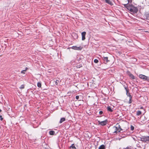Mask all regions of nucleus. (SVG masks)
Returning <instances> with one entry per match:
<instances>
[{"instance_id": "7ed1b4c3", "label": "nucleus", "mask_w": 149, "mask_h": 149, "mask_svg": "<svg viewBox=\"0 0 149 149\" xmlns=\"http://www.w3.org/2000/svg\"><path fill=\"white\" fill-rule=\"evenodd\" d=\"M139 77L141 79H143L144 80H149V78L148 77L143 74H139Z\"/></svg>"}, {"instance_id": "f8f14e48", "label": "nucleus", "mask_w": 149, "mask_h": 149, "mask_svg": "<svg viewBox=\"0 0 149 149\" xmlns=\"http://www.w3.org/2000/svg\"><path fill=\"white\" fill-rule=\"evenodd\" d=\"M107 108L108 111L110 112H112L113 111V110L109 106Z\"/></svg>"}, {"instance_id": "cd10ccee", "label": "nucleus", "mask_w": 149, "mask_h": 149, "mask_svg": "<svg viewBox=\"0 0 149 149\" xmlns=\"http://www.w3.org/2000/svg\"><path fill=\"white\" fill-rule=\"evenodd\" d=\"M103 113V112L102 111H100L99 112V113L100 114H102Z\"/></svg>"}, {"instance_id": "b1692460", "label": "nucleus", "mask_w": 149, "mask_h": 149, "mask_svg": "<svg viewBox=\"0 0 149 149\" xmlns=\"http://www.w3.org/2000/svg\"><path fill=\"white\" fill-rule=\"evenodd\" d=\"M94 62L95 63H97L98 62V60L97 59H95L94 60Z\"/></svg>"}, {"instance_id": "bb28decb", "label": "nucleus", "mask_w": 149, "mask_h": 149, "mask_svg": "<svg viewBox=\"0 0 149 149\" xmlns=\"http://www.w3.org/2000/svg\"><path fill=\"white\" fill-rule=\"evenodd\" d=\"M0 120H3V118L2 117V116H0Z\"/></svg>"}, {"instance_id": "dca6fc26", "label": "nucleus", "mask_w": 149, "mask_h": 149, "mask_svg": "<svg viewBox=\"0 0 149 149\" xmlns=\"http://www.w3.org/2000/svg\"><path fill=\"white\" fill-rule=\"evenodd\" d=\"M141 114V111H138L137 112L136 115L139 116Z\"/></svg>"}, {"instance_id": "7c9ffc66", "label": "nucleus", "mask_w": 149, "mask_h": 149, "mask_svg": "<svg viewBox=\"0 0 149 149\" xmlns=\"http://www.w3.org/2000/svg\"><path fill=\"white\" fill-rule=\"evenodd\" d=\"M140 108L141 109H143V107H141Z\"/></svg>"}, {"instance_id": "423d86ee", "label": "nucleus", "mask_w": 149, "mask_h": 149, "mask_svg": "<svg viewBox=\"0 0 149 149\" xmlns=\"http://www.w3.org/2000/svg\"><path fill=\"white\" fill-rule=\"evenodd\" d=\"M86 32H83L81 33L82 35V40H84L85 39V36L86 35Z\"/></svg>"}, {"instance_id": "a878e982", "label": "nucleus", "mask_w": 149, "mask_h": 149, "mask_svg": "<svg viewBox=\"0 0 149 149\" xmlns=\"http://www.w3.org/2000/svg\"><path fill=\"white\" fill-rule=\"evenodd\" d=\"M79 96L78 95H77L76 96V99L77 100H78L79 98Z\"/></svg>"}, {"instance_id": "473e14b6", "label": "nucleus", "mask_w": 149, "mask_h": 149, "mask_svg": "<svg viewBox=\"0 0 149 149\" xmlns=\"http://www.w3.org/2000/svg\"><path fill=\"white\" fill-rule=\"evenodd\" d=\"M128 2H130V0H127Z\"/></svg>"}, {"instance_id": "9b49d317", "label": "nucleus", "mask_w": 149, "mask_h": 149, "mask_svg": "<svg viewBox=\"0 0 149 149\" xmlns=\"http://www.w3.org/2000/svg\"><path fill=\"white\" fill-rule=\"evenodd\" d=\"M105 146L104 145H102L99 148V149H105Z\"/></svg>"}, {"instance_id": "1a4fd4ad", "label": "nucleus", "mask_w": 149, "mask_h": 149, "mask_svg": "<svg viewBox=\"0 0 149 149\" xmlns=\"http://www.w3.org/2000/svg\"><path fill=\"white\" fill-rule=\"evenodd\" d=\"M72 48L74 50H80L81 49L80 47H77L76 46H73Z\"/></svg>"}, {"instance_id": "5701e85b", "label": "nucleus", "mask_w": 149, "mask_h": 149, "mask_svg": "<svg viewBox=\"0 0 149 149\" xmlns=\"http://www.w3.org/2000/svg\"><path fill=\"white\" fill-rule=\"evenodd\" d=\"M130 129L131 130L133 131L134 129V127L133 126L131 125L130 127Z\"/></svg>"}, {"instance_id": "ddd939ff", "label": "nucleus", "mask_w": 149, "mask_h": 149, "mask_svg": "<svg viewBox=\"0 0 149 149\" xmlns=\"http://www.w3.org/2000/svg\"><path fill=\"white\" fill-rule=\"evenodd\" d=\"M116 127H118V129H119V130H120V131L121 130H122V129L120 128V127L119 125L118 124H117L116 125Z\"/></svg>"}, {"instance_id": "39448f33", "label": "nucleus", "mask_w": 149, "mask_h": 149, "mask_svg": "<svg viewBox=\"0 0 149 149\" xmlns=\"http://www.w3.org/2000/svg\"><path fill=\"white\" fill-rule=\"evenodd\" d=\"M98 123L99 125H101L102 126H104L106 125L107 123V120H105L103 121H98Z\"/></svg>"}, {"instance_id": "393cba45", "label": "nucleus", "mask_w": 149, "mask_h": 149, "mask_svg": "<svg viewBox=\"0 0 149 149\" xmlns=\"http://www.w3.org/2000/svg\"><path fill=\"white\" fill-rule=\"evenodd\" d=\"M24 88V85H22L20 87V88L21 89H23Z\"/></svg>"}, {"instance_id": "2eb2a0df", "label": "nucleus", "mask_w": 149, "mask_h": 149, "mask_svg": "<svg viewBox=\"0 0 149 149\" xmlns=\"http://www.w3.org/2000/svg\"><path fill=\"white\" fill-rule=\"evenodd\" d=\"M49 134L51 135H53L55 133V132L54 131H50L49 132Z\"/></svg>"}, {"instance_id": "f257e3e1", "label": "nucleus", "mask_w": 149, "mask_h": 149, "mask_svg": "<svg viewBox=\"0 0 149 149\" xmlns=\"http://www.w3.org/2000/svg\"><path fill=\"white\" fill-rule=\"evenodd\" d=\"M125 7L126 8L131 12L133 13H136L138 11V8L133 6V5H130L127 4L124 5Z\"/></svg>"}, {"instance_id": "aec40b11", "label": "nucleus", "mask_w": 149, "mask_h": 149, "mask_svg": "<svg viewBox=\"0 0 149 149\" xmlns=\"http://www.w3.org/2000/svg\"><path fill=\"white\" fill-rule=\"evenodd\" d=\"M37 86L38 87H41V83L40 82H38L37 84Z\"/></svg>"}, {"instance_id": "4468645a", "label": "nucleus", "mask_w": 149, "mask_h": 149, "mask_svg": "<svg viewBox=\"0 0 149 149\" xmlns=\"http://www.w3.org/2000/svg\"><path fill=\"white\" fill-rule=\"evenodd\" d=\"M70 148H72V149H76V148L75 147L74 145L73 144H72L71 146L70 147Z\"/></svg>"}, {"instance_id": "2f4dec72", "label": "nucleus", "mask_w": 149, "mask_h": 149, "mask_svg": "<svg viewBox=\"0 0 149 149\" xmlns=\"http://www.w3.org/2000/svg\"><path fill=\"white\" fill-rule=\"evenodd\" d=\"M75 35L76 36L77 38L78 37V36L77 34H75Z\"/></svg>"}, {"instance_id": "6ab92c4d", "label": "nucleus", "mask_w": 149, "mask_h": 149, "mask_svg": "<svg viewBox=\"0 0 149 149\" xmlns=\"http://www.w3.org/2000/svg\"><path fill=\"white\" fill-rule=\"evenodd\" d=\"M28 68H26L25 70H22L21 72V73L24 74L25 73V72L26 71L27 69Z\"/></svg>"}, {"instance_id": "c85d7f7f", "label": "nucleus", "mask_w": 149, "mask_h": 149, "mask_svg": "<svg viewBox=\"0 0 149 149\" xmlns=\"http://www.w3.org/2000/svg\"><path fill=\"white\" fill-rule=\"evenodd\" d=\"M125 149H132L130 148H129V147H127Z\"/></svg>"}, {"instance_id": "412c9836", "label": "nucleus", "mask_w": 149, "mask_h": 149, "mask_svg": "<svg viewBox=\"0 0 149 149\" xmlns=\"http://www.w3.org/2000/svg\"><path fill=\"white\" fill-rule=\"evenodd\" d=\"M59 82V80H56L55 81V84L56 85H58V83Z\"/></svg>"}, {"instance_id": "20e7f679", "label": "nucleus", "mask_w": 149, "mask_h": 149, "mask_svg": "<svg viewBox=\"0 0 149 149\" xmlns=\"http://www.w3.org/2000/svg\"><path fill=\"white\" fill-rule=\"evenodd\" d=\"M113 131V133H116L117 132H120V130L119 129H118V127H116V126H114L112 128Z\"/></svg>"}, {"instance_id": "f03ea898", "label": "nucleus", "mask_w": 149, "mask_h": 149, "mask_svg": "<svg viewBox=\"0 0 149 149\" xmlns=\"http://www.w3.org/2000/svg\"><path fill=\"white\" fill-rule=\"evenodd\" d=\"M139 140L145 142L148 141H149V136H143L140 138V139Z\"/></svg>"}, {"instance_id": "4be33fe9", "label": "nucleus", "mask_w": 149, "mask_h": 149, "mask_svg": "<svg viewBox=\"0 0 149 149\" xmlns=\"http://www.w3.org/2000/svg\"><path fill=\"white\" fill-rule=\"evenodd\" d=\"M125 89L126 90V94L127 95H128V92H129V90L128 89H127L125 87Z\"/></svg>"}, {"instance_id": "f3484780", "label": "nucleus", "mask_w": 149, "mask_h": 149, "mask_svg": "<svg viewBox=\"0 0 149 149\" xmlns=\"http://www.w3.org/2000/svg\"><path fill=\"white\" fill-rule=\"evenodd\" d=\"M130 77L132 79H134V76L132 74H130L129 75Z\"/></svg>"}, {"instance_id": "c756f323", "label": "nucleus", "mask_w": 149, "mask_h": 149, "mask_svg": "<svg viewBox=\"0 0 149 149\" xmlns=\"http://www.w3.org/2000/svg\"><path fill=\"white\" fill-rule=\"evenodd\" d=\"M130 95H130V93L129 92L127 95L128 96L130 97Z\"/></svg>"}, {"instance_id": "9d476101", "label": "nucleus", "mask_w": 149, "mask_h": 149, "mask_svg": "<svg viewBox=\"0 0 149 149\" xmlns=\"http://www.w3.org/2000/svg\"><path fill=\"white\" fill-rule=\"evenodd\" d=\"M65 120V118H61L59 121L60 123H62Z\"/></svg>"}, {"instance_id": "0eeeda50", "label": "nucleus", "mask_w": 149, "mask_h": 149, "mask_svg": "<svg viewBox=\"0 0 149 149\" xmlns=\"http://www.w3.org/2000/svg\"><path fill=\"white\" fill-rule=\"evenodd\" d=\"M105 2L106 3H107L111 6H112L113 5L112 2L109 0H105Z\"/></svg>"}, {"instance_id": "a211bd4d", "label": "nucleus", "mask_w": 149, "mask_h": 149, "mask_svg": "<svg viewBox=\"0 0 149 149\" xmlns=\"http://www.w3.org/2000/svg\"><path fill=\"white\" fill-rule=\"evenodd\" d=\"M132 99V97L131 96V95H130L129 101V104H131L132 103V100H131Z\"/></svg>"}, {"instance_id": "6e6552de", "label": "nucleus", "mask_w": 149, "mask_h": 149, "mask_svg": "<svg viewBox=\"0 0 149 149\" xmlns=\"http://www.w3.org/2000/svg\"><path fill=\"white\" fill-rule=\"evenodd\" d=\"M103 58H104V63H107L108 62V61H109L108 60V57H104L103 56Z\"/></svg>"}]
</instances>
